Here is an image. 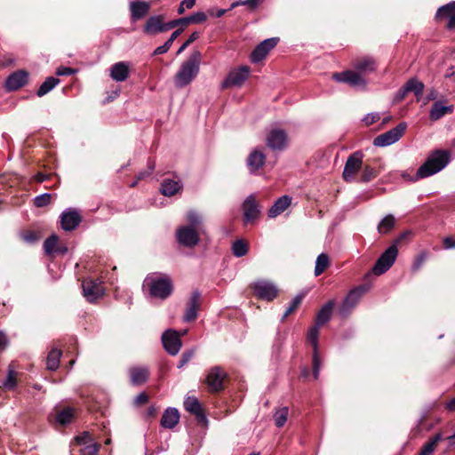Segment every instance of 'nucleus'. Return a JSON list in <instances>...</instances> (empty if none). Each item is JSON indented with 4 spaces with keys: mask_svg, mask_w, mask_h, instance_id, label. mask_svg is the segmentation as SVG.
Segmentation results:
<instances>
[{
    "mask_svg": "<svg viewBox=\"0 0 455 455\" xmlns=\"http://www.w3.org/2000/svg\"><path fill=\"white\" fill-rule=\"evenodd\" d=\"M150 4L143 1H132L130 4L131 20L137 21L143 19L150 10Z\"/></svg>",
    "mask_w": 455,
    "mask_h": 455,
    "instance_id": "obj_27",
    "label": "nucleus"
},
{
    "mask_svg": "<svg viewBox=\"0 0 455 455\" xmlns=\"http://www.w3.org/2000/svg\"><path fill=\"white\" fill-rule=\"evenodd\" d=\"M207 15L203 12H196L190 16L176 19L168 22V27L171 29L180 27L185 29L190 24H201L206 21Z\"/></svg>",
    "mask_w": 455,
    "mask_h": 455,
    "instance_id": "obj_21",
    "label": "nucleus"
},
{
    "mask_svg": "<svg viewBox=\"0 0 455 455\" xmlns=\"http://www.w3.org/2000/svg\"><path fill=\"white\" fill-rule=\"evenodd\" d=\"M319 327L320 326L315 324L314 326L309 328L307 331V341L313 347V350H318Z\"/></svg>",
    "mask_w": 455,
    "mask_h": 455,
    "instance_id": "obj_45",
    "label": "nucleus"
},
{
    "mask_svg": "<svg viewBox=\"0 0 455 455\" xmlns=\"http://www.w3.org/2000/svg\"><path fill=\"white\" fill-rule=\"evenodd\" d=\"M51 198L52 196L50 194L44 193L43 195L37 196L34 199V204L38 208L47 206L51 203Z\"/></svg>",
    "mask_w": 455,
    "mask_h": 455,
    "instance_id": "obj_54",
    "label": "nucleus"
},
{
    "mask_svg": "<svg viewBox=\"0 0 455 455\" xmlns=\"http://www.w3.org/2000/svg\"><path fill=\"white\" fill-rule=\"evenodd\" d=\"M450 161V153L447 150H435L418 169L415 178L411 180L427 178L443 170Z\"/></svg>",
    "mask_w": 455,
    "mask_h": 455,
    "instance_id": "obj_2",
    "label": "nucleus"
},
{
    "mask_svg": "<svg viewBox=\"0 0 455 455\" xmlns=\"http://www.w3.org/2000/svg\"><path fill=\"white\" fill-rule=\"evenodd\" d=\"M265 44H259L251 53V60L253 63L261 61L268 54L264 49Z\"/></svg>",
    "mask_w": 455,
    "mask_h": 455,
    "instance_id": "obj_47",
    "label": "nucleus"
},
{
    "mask_svg": "<svg viewBox=\"0 0 455 455\" xmlns=\"http://www.w3.org/2000/svg\"><path fill=\"white\" fill-rule=\"evenodd\" d=\"M59 237L57 235H52L44 243V250L45 254L52 255L58 247Z\"/></svg>",
    "mask_w": 455,
    "mask_h": 455,
    "instance_id": "obj_44",
    "label": "nucleus"
},
{
    "mask_svg": "<svg viewBox=\"0 0 455 455\" xmlns=\"http://www.w3.org/2000/svg\"><path fill=\"white\" fill-rule=\"evenodd\" d=\"M84 296L92 302L104 295L103 283L99 278H85L82 283Z\"/></svg>",
    "mask_w": 455,
    "mask_h": 455,
    "instance_id": "obj_11",
    "label": "nucleus"
},
{
    "mask_svg": "<svg viewBox=\"0 0 455 455\" xmlns=\"http://www.w3.org/2000/svg\"><path fill=\"white\" fill-rule=\"evenodd\" d=\"M288 140L287 133L282 129H273L267 136V146L273 150H283Z\"/></svg>",
    "mask_w": 455,
    "mask_h": 455,
    "instance_id": "obj_17",
    "label": "nucleus"
},
{
    "mask_svg": "<svg viewBox=\"0 0 455 455\" xmlns=\"http://www.w3.org/2000/svg\"><path fill=\"white\" fill-rule=\"evenodd\" d=\"M263 0H244V1H237L231 4L230 9H234L239 5H246L251 11H254L259 7V5L262 3Z\"/></svg>",
    "mask_w": 455,
    "mask_h": 455,
    "instance_id": "obj_52",
    "label": "nucleus"
},
{
    "mask_svg": "<svg viewBox=\"0 0 455 455\" xmlns=\"http://www.w3.org/2000/svg\"><path fill=\"white\" fill-rule=\"evenodd\" d=\"M334 305L335 304L333 300H329L327 303H325L317 312L315 319V324L321 327L329 322L331 317Z\"/></svg>",
    "mask_w": 455,
    "mask_h": 455,
    "instance_id": "obj_32",
    "label": "nucleus"
},
{
    "mask_svg": "<svg viewBox=\"0 0 455 455\" xmlns=\"http://www.w3.org/2000/svg\"><path fill=\"white\" fill-rule=\"evenodd\" d=\"M362 168L363 171L359 179V182L362 183H368L371 181L372 180L377 178L380 172L379 170L373 167L368 163H365Z\"/></svg>",
    "mask_w": 455,
    "mask_h": 455,
    "instance_id": "obj_36",
    "label": "nucleus"
},
{
    "mask_svg": "<svg viewBox=\"0 0 455 455\" xmlns=\"http://www.w3.org/2000/svg\"><path fill=\"white\" fill-rule=\"evenodd\" d=\"M196 0H183L178 8V13L183 14L186 9H191L194 7Z\"/></svg>",
    "mask_w": 455,
    "mask_h": 455,
    "instance_id": "obj_62",
    "label": "nucleus"
},
{
    "mask_svg": "<svg viewBox=\"0 0 455 455\" xmlns=\"http://www.w3.org/2000/svg\"><path fill=\"white\" fill-rule=\"evenodd\" d=\"M200 36V33L197 31L193 32L188 39L179 48L177 54H180L187 49L193 42L197 40Z\"/></svg>",
    "mask_w": 455,
    "mask_h": 455,
    "instance_id": "obj_57",
    "label": "nucleus"
},
{
    "mask_svg": "<svg viewBox=\"0 0 455 455\" xmlns=\"http://www.w3.org/2000/svg\"><path fill=\"white\" fill-rule=\"evenodd\" d=\"M395 224V219L393 215L388 214L385 216L378 225V231L380 234H387L390 232Z\"/></svg>",
    "mask_w": 455,
    "mask_h": 455,
    "instance_id": "obj_42",
    "label": "nucleus"
},
{
    "mask_svg": "<svg viewBox=\"0 0 455 455\" xmlns=\"http://www.w3.org/2000/svg\"><path fill=\"white\" fill-rule=\"evenodd\" d=\"M363 153L357 150L352 153L347 159L342 178L346 182H353L355 180L358 172L363 167Z\"/></svg>",
    "mask_w": 455,
    "mask_h": 455,
    "instance_id": "obj_4",
    "label": "nucleus"
},
{
    "mask_svg": "<svg viewBox=\"0 0 455 455\" xmlns=\"http://www.w3.org/2000/svg\"><path fill=\"white\" fill-rule=\"evenodd\" d=\"M81 215L76 210H68L60 216L61 228L65 231L74 230L81 222Z\"/></svg>",
    "mask_w": 455,
    "mask_h": 455,
    "instance_id": "obj_24",
    "label": "nucleus"
},
{
    "mask_svg": "<svg viewBox=\"0 0 455 455\" xmlns=\"http://www.w3.org/2000/svg\"><path fill=\"white\" fill-rule=\"evenodd\" d=\"M148 399H149V396L148 395V394L145 392H142L135 397L134 403L138 406H141V405L146 404L148 402Z\"/></svg>",
    "mask_w": 455,
    "mask_h": 455,
    "instance_id": "obj_63",
    "label": "nucleus"
},
{
    "mask_svg": "<svg viewBox=\"0 0 455 455\" xmlns=\"http://www.w3.org/2000/svg\"><path fill=\"white\" fill-rule=\"evenodd\" d=\"M184 408L187 411L195 415L198 424L207 423L206 415L198 399L195 396H188L184 401Z\"/></svg>",
    "mask_w": 455,
    "mask_h": 455,
    "instance_id": "obj_20",
    "label": "nucleus"
},
{
    "mask_svg": "<svg viewBox=\"0 0 455 455\" xmlns=\"http://www.w3.org/2000/svg\"><path fill=\"white\" fill-rule=\"evenodd\" d=\"M194 356V351L193 350H188L182 353L178 368H182L185 364H187Z\"/></svg>",
    "mask_w": 455,
    "mask_h": 455,
    "instance_id": "obj_60",
    "label": "nucleus"
},
{
    "mask_svg": "<svg viewBox=\"0 0 455 455\" xmlns=\"http://www.w3.org/2000/svg\"><path fill=\"white\" fill-rule=\"evenodd\" d=\"M288 408L283 407L277 411L275 414V423L277 427H282L285 424L288 417Z\"/></svg>",
    "mask_w": 455,
    "mask_h": 455,
    "instance_id": "obj_50",
    "label": "nucleus"
},
{
    "mask_svg": "<svg viewBox=\"0 0 455 455\" xmlns=\"http://www.w3.org/2000/svg\"><path fill=\"white\" fill-rule=\"evenodd\" d=\"M424 88L425 85L422 82L415 77L411 78L397 91L394 98V102L398 103L403 101L410 92H412L417 98V100L419 101Z\"/></svg>",
    "mask_w": 455,
    "mask_h": 455,
    "instance_id": "obj_8",
    "label": "nucleus"
},
{
    "mask_svg": "<svg viewBox=\"0 0 455 455\" xmlns=\"http://www.w3.org/2000/svg\"><path fill=\"white\" fill-rule=\"evenodd\" d=\"M252 296L257 299L273 301L279 294V289L267 280H259L249 285Z\"/></svg>",
    "mask_w": 455,
    "mask_h": 455,
    "instance_id": "obj_3",
    "label": "nucleus"
},
{
    "mask_svg": "<svg viewBox=\"0 0 455 455\" xmlns=\"http://www.w3.org/2000/svg\"><path fill=\"white\" fill-rule=\"evenodd\" d=\"M74 419V411L70 407H67L63 410L58 411L54 416V423L60 426H66L69 424Z\"/></svg>",
    "mask_w": 455,
    "mask_h": 455,
    "instance_id": "obj_35",
    "label": "nucleus"
},
{
    "mask_svg": "<svg viewBox=\"0 0 455 455\" xmlns=\"http://www.w3.org/2000/svg\"><path fill=\"white\" fill-rule=\"evenodd\" d=\"M380 119V115L379 113H370L367 114L362 120L363 124L368 127Z\"/></svg>",
    "mask_w": 455,
    "mask_h": 455,
    "instance_id": "obj_59",
    "label": "nucleus"
},
{
    "mask_svg": "<svg viewBox=\"0 0 455 455\" xmlns=\"http://www.w3.org/2000/svg\"><path fill=\"white\" fill-rule=\"evenodd\" d=\"M453 111H454L453 105L443 106V101L436 100L433 104V106H432V108L430 109L429 118L432 121H437V120L441 119L442 117H443L446 115L452 114Z\"/></svg>",
    "mask_w": 455,
    "mask_h": 455,
    "instance_id": "obj_29",
    "label": "nucleus"
},
{
    "mask_svg": "<svg viewBox=\"0 0 455 455\" xmlns=\"http://www.w3.org/2000/svg\"><path fill=\"white\" fill-rule=\"evenodd\" d=\"M330 267V258L326 253L318 255L315 261V275L319 276Z\"/></svg>",
    "mask_w": 455,
    "mask_h": 455,
    "instance_id": "obj_41",
    "label": "nucleus"
},
{
    "mask_svg": "<svg viewBox=\"0 0 455 455\" xmlns=\"http://www.w3.org/2000/svg\"><path fill=\"white\" fill-rule=\"evenodd\" d=\"M16 372L12 369L8 370L7 378L4 382V387L8 390H12L17 385Z\"/></svg>",
    "mask_w": 455,
    "mask_h": 455,
    "instance_id": "obj_51",
    "label": "nucleus"
},
{
    "mask_svg": "<svg viewBox=\"0 0 455 455\" xmlns=\"http://www.w3.org/2000/svg\"><path fill=\"white\" fill-rule=\"evenodd\" d=\"M201 61L202 53L199 51H194L181 64L174 76L176 87L183 88L188 85L197 76L200 71Z\"/></svg>",
    "mask_w": 455,
    "mask_h": 455,
    "instance_id": "obj_1",
    "label": "nucleus"
},
{
    "mask_svg": "<svg viewBox=\"0 0 455 455\" xmlns=\"http://www.w3.org/2000/svg\"><path fill=\"white\" fill-rule=\"evenodd\" d=\"M177 242L188 248H194L200 240V231L192 228V227L180 226L176 230Z\"/></svg>",
    "mask_w": 455,
    "mask_h": 455,
    "instance_id": "obj_9",
    "label": "nucleus"
},
{
    "mask_svg": "<svg viewBox=\"0 0 455 455\" xmlns=\"http://www.w3.org/2000/svg\"><path fill=\"white\" fill-rule=\"evenodd\" d=\"M291 203V197L289 196H283L279 197L275 204L268 210L267 215L269 218H275L282 214Z\"/></svg>",
    "mask_w": 455,
    "mask_h": 455,
    "instance_id": "obj_31",
    "label": "nucleus"
},
{
    "mask_svg": "<svg viewBox=\"0 0 455 455\" xmlns=\"http://www.w3.org/2000/svg\"><path fill=\"white\" fill-rule=\"evenodd\" d=\"M232 252L235 257H243L248 252V245L243 240H236L232 245Z\"/></svg>",
    "mask_w": 455,
    "mask_h": 455,
    "instance_id": "obj_46",
    "label": "nucleus"
},
{
    "mask_svg": "<svg viewBox=\"0 0 455 455\" xmlns=\"http://www.w3.org/2000/svg\"><path fill=\"white\" fill-rule=\"evenodd\" d=\"M278 41H279V38L272 37V38L264 40L263 42L260 43V44H265V46H263V47L268 53L272 49H274L276 46Z\"/></svg>",
    "mask_w": 455,
    "mask_h": 455,
    "instance_id": "obj_61",
    "label": "nucleus"
},
{
    "mask_svg": "<svg viewBox=\"0 0 455 455\" xmlns=\"http://www.w3.org/2000/svg\"><path fill=\"white\" fill-rule=\"evenodd\" d=\"M266 162V156L259 150H253L247 158V164L251 172L261 168Z\"/></svg>",
    "mask_w": 455,
    "mask_h": 455,
    "instance_id": "obj_34",
    "label": "nucleus"
},
{
    "mask_svg": "<svg viewBox=\"0 0 455 455\" xmlns=\"http://www.w3.org/2000/svg\"><path fill=\"white\" fill-rule=\"evenodd\" d=\"M182 184L179 180L164 179L161 184L160 192L164 196H172L182 190Z\"/></svg>",
    "mask_w": 455,
    "mask_h": 455,
    "instance_id": "obj_33",
    "label": "nucleus"
},
{
    "mask_svg": "<svg viewBox=\"0 0 455 455\" xmlns=\"http://www.w3.org/2000/svg\"><path fill=\"white\" fill-rule=\"evenodd\" d=\"M12 55L0 49V67L10 66L12 64Z\"/></svg>",
    "mask_w": 455,
    "mask_h": 455,
    "instance_id": "obj_56",
    "label": "nucleus"
},
{
    "mask_svg": "<svg viewBox=\"0 0 455 455\" xmlns=\"http://www.w3.org/2000/svg\"><path fill=\"white\" fill-rule=\"evenodd\" d=\"M28 73L26 70H17L12 73L5 80L4 87L7 92L20 89L28 84Z\"/></svg>",
    "mask_w": 455,
    "mask_h": 455,
    "instance_id": "obj_18",
    "label": "nucleus"
},
{
    "mask_svg": "<svg viewBox=\"0 0 455 455\" xmlns=\"http://www.w3.org/2000/svg\"><path fill=\"white\" fill-rule=\"evenodd\" d=\"M249 74L250 68L247 66H243L239 69L232 70L223 81L221 87L227 89L233 86H241L248 78Z\"/></svg>",
    "mask_w": 455,
    "mask_h": 455,
    "instance_id": "obj_15",
    "label": "nucleus"
},
{
    "mask_svg": "<svg viewBox=\"0 0 455 455\" xmlns=\"http://www.w3.org/2000/svg\"><path fill=\"white\" fill-rule=\"evenodd\" d=\"M427 254L425 251H422L419 255L416 256V258L413 261V264H412L413 271H418L421 267V266L424 264V262L427 259Z\"/></svg>",
    "mask_w": 455,
    "mask_h": 455,
    "instance_id": "obj_58",
    "label": "nucleus"
},
{
    "mask_svg": "<svg viewBox=\"0 0 455 455\" xmlns=\"http://www.w3.org/2000/svg\"><path fill=\"white\" fill-rule=\"evenodd\" d=\"M60 82V81L59 78L53 76L47 77L37 90L36 95L38 97L44 96L49 92H51Z\"/></svg>",
    "mask_w": 455,
    "mask_h": 455,
    "instance_id": "obj_39",
    "label": "nucleus"
},
{
    "mask_svg": "<svg viewBox=\"0 0 455 455\" xmlns=\"http://www.w3.org/2000/svg\"><path fill=\"white\" fill-rule=\"evenodd\" d=\"M303 298L304 296L303 295H297L291 301V303L290 304V306L287 307V309L285 310L283 317H282V321L283 322L290 315H291L292 313H294L298 308L300 306V304L302 303V300H303Z\"/></svg>",
    "mask_w": 455,
    "mask_h": 455,
    "instance_id": "obj_48",
    "label": "nucleus"
},
{
    "mask_svg": "<svg viewBox=\"0 0 455 455\" xmlns=\"http://www.w3.org/2000/svg\"><path fill=\"white\" fill-rule=\"evenodd\" d=\"M187 221L188 224L185 225L186 227H192V228H195L201 232L202 219L196 212L190 211L188 212Z\"/></svg>",
    "mask_w": 455,
    "mask_h": 455,
    "instance_id": "obj_43",
    "label": "nucleus"
},
{
    "mask_svg": "<svg viewBox=\"0 0 455 455\" xmlns=\"http://www.w3.org/2000/svg\"><path fill=\"white\" fill-rule=\"evenodd\" d=\"M164 20L163 15L151 16L145 23L143 32L147 35H156L170 30L168 22L164 23Z\"/></svg>",
    "mask_w": 455,
    "mask_h": 455,
    "instance_id": "obj_19",
    "label": "nucleus"
},
{
    "mask_svg": "<svg viewBox=\"0 0 455 455\" xmlns=\"http://www.w3.org/2000/svg\"><path fill=\"white\" fill-rule=\"evenodd\" d=\"M180 421V412L175 408H168L164 412L160 424L164 428L172 429Z\"/></svg>",
    "mask_w": 455,
    "mask_h": 455,
    "instance_id": "obj_30",
    "label": "nucleus"
},
{
    "mask_svg": "<svg viewBox=\"0 0 455 455\" xmlns=\"http://www.w3.org/2000/svg\"><path fill=\"white\" fill-rule=\"evenodd\" d=\"M130 75V65L125 61H119L111 66L110 76L116 82L125 81Z\"/></svg>",
    "mask_w": 455,
    "mask_h": 455,
    "instance_id": "obj_26",
    "label": "nucleus"
},
{
    "mask_svg": "<svg viewBox=\"0 0 455 455\" xmlns=\"http://www.w3.org/2000/svg\"><path fill=\"white\" fill-rule=\"evenodd\" d=\"M201 307V292L194 290L189 299L186 304V309L183 315V321L187 323L194 322L198 316V310Z\"/></svg>",
    "mask_w": 455,
    "mask_h": 455,
    "instance_id": "obj_14",
    "label": "nucleus"
},
{
    "mask_svg": "<svg viewBox=\"0 0 455 455\" xmlns=\"http://www.w3.org/2000/svg\"><path fill=\"white\" fill-rule=\"evenodd\" d=\"M398 255L396 244H391L377 259L372 267V273L380 275L386 273L395 263Z\"/></svg>",
    "mask_w": 455,
    "mask_h": 455,
    "instance_id": "obj_5",
    "label": "nucleus"
},
{
    "mask_svg": "<svg viewBox=\"0 0 455 455\" xmlns=\"http://www.w3.org/2000/svg\"><path fill=\"white\" fill-rule=\"evenodd\" d=\"M162 342L164 349L172 355H177L182 345L179 332L172 330L163 333Z\"/></svg>",
    "mask_w": 455,
    "mask_h": 455,
    "instance_id": "obj_16",
    "label": "nucleus"
},
{
    "mask_svg": "<svg viewBox=\"0 0 455 455\" xmlns=\"http://www.w3.org/2000/svg\"><path fill=\"white\" fill-rule=\"evenodd\" d=\"M62 352L60 349L52 348L46 358V368L49 371H56L60 366V361Z\"/></svg>",
    "mask_w": 455,
    "mask_h": 455,
    "instance_id": "obj_38",
    "label": "nucleus"
},
{
    "mask_svg": "<svg viewBox=\"0 0 455 455\" xmlns=\"http://www.w3.org/2000/svg\"><path fill=\"white\" fill-rule=\"evenodd\" d=\"M435 19L440 20L447 19L446 28L449 30H455V2L449 3L437 10Z\"/></svg>",
    "mask_w": 455,
    "mask_h": 455,
    "instance_id": "obj_23",
    "label": "nucleus"
},
{
    "mask_svg": "<svg viewBox=\"0 0 455 455\" xmlns=\"http://www.w3.org/2000/svg\"><path fill=\"white\" fill-rule=\"evenodd\" d=\"M407 129L405 122L399 123L395 128L377 136L373 140L376 147H386L398 141Z\"/></svg>",
    "mask_w": 455,
    "mask_h": 455,
    "instance_id": "obj_7",
    "label": "nucleus"
},
{
    "mask_svg": "<svg viewBox=\"0 0 455 455\" xmlns=\"http://www.w3.org/2000/svg\"><path fill=\"white\" fill-rule=\"evenodd\" d=\"M331 78L338 83L347 84L352 87H365L366 80L358 73L352 70L334 72Z\"/></svg>",
    "mask_w": 455,
    "mask_h": 455,
    "instance_id": "obj_13",
    "label": "nucleus"
},
{
    "mask_svg": "<svg viewBox=\"0 0 455 455\" xmlns=\"http://www.w3.org/2000/svg\"><path fill=\"white\" fill-rule=\"evenodd\" d=\"M148 286L150 295L162 299H165L171 296L173 291L172 280L167 275L152 279Z\"/></svg>",
    "mask_w": 455,
    "mask_h": 455,
    "instance_id": "obj_6",
    "label": "nucleus"
},
{
    "mask_svg": "<svg viewBox=\"0 0 455 455\" xmlns=\"http://www.w3.org/2000/svg\"><path fill=\"white\" fill-rule=\"evenodd\" d=\"M441 440H443L442 434L437 433L423 444L419 455H432Z\"/></svg>",
    "mask_w": 455,
    "mask_h": 455,
    "instance_id": "obj_37",
    "label": "nucleus"
},
{
    "mask_svg": "<svg viewBox=\"0 0 455 455\" xmlns=\"http://www.w3.org/2000/svg\"><path fill=\"white\" fill-rule=\"evenodd\" d=\"M227 378V374L221 370V368L216 366L210 370L206 376L205 383L208 386V389L211 393H220L224 389V379Z\"/></svg>",
    "mask_w": 455,
    "mask_h": 455,
    "instance_id": "obj_12",
    "label": "nucleus"
},
{
    "mask_svg": "<svg viewBox=\"0 0 455 455\" xmlns=\"http://www.w3.org/2000/svg\"><path fill=\"white\" fill-rule=\"evenodd\" d=\"M321 360L318 355V350H313L312 356V366H313V376L315 379H317L320 371Z\"/></svg>",
    "mask_w": 455,
    "mask_h": 455,
    "instance_id": "obj_53",
    "label": "nucleus"
},
{
    "mask_svg": "<svg viewBox=\"0 0 455 455\" xmlns=\"http://www.w3.org/2000/svg\"><path fill=\"white\" fill-rule=\"evenodd\" d=\"M155 167H156L155 160L149 158L148 162V170L139 172V174L137 175L138 180H142L145 178L150 176L152 172L154 171Z\"/></svg>",
    "mask_w": 455,
    "mask_h": 455,
    "instance_id": "obj_55",
    "label": "nucleus"
},
{
    "mask_svg": "<svg viewBox=\"0 0 455 455\" xmlns=\"http://www.w3.org/2000/svg\"><path fill=\"white\" fill-rule=\"evenodd\" d=\"M100 446V443H91L78 448L76 452H78L79 455H98Z\"/></svg>",
    "mask_w": 455,
    "mask_h": 455,
    "instance_id": "obj_49",
    "label": "nucleus"
},
{
    "mask_svg": "<svg viewBox=\"0 0 455 455\" xmlns=\"http://www.w3.org/2000/svg\"><path fill=\"white\" fill-rule=\"evenodd\" d=\"M243 222L245 224L254 221L260 213L258 203L253 195L249 196L243 203Z\"/></svg>",
    "mask_w": 455,
    "mask_h": 455,
    "instance_id": "obj_22",
    "label": "nucleus"
},
{
    "mask_svg": "<svg viewBox=\"0 0 455 455\" xmlns=\"http://www.w3.org/2000/svg\"><path fill=\"white\" fill-rule=\"evenodd\" d=\"M131 384L133 386H141L145 384L149 378V370L145 366H134L129 369Z\"/></svg>",
    "mask_w": 455,
    "mask_h": 455,
    "instance_id": "obj_25",
    "label": "nucleus"
},
{
    "mask_svg": "<svg viewBox=\"0 0 455 455\" xmlns=\"http://www.w3.org/2000/svg\"><path fill=\"white\" fill-rule=\"evenodd\" d=\"M85 403L88 411L91 412H98L100 410V405L99 403L94 402L92 399H88Z\"/></svg>",
    "mask_w": 455,
    "mask_h": 455,
    "instance_id": "obj_64",
    "label": "nucleus"
},
{
    "mask_svg": "<svg viewBox=\"0 0 455 455\" xmlns=\"http://www.w3.org/2000/svg\"><path fill=\"white\" fill-rule=\"evenodd\" d=\"M367 284L359 285L352 289L346 296L340 308V314L344 316L347 315L350 311L356 306L361 297L369 291Z\"/></svg>",
    "mask_w": 455,
    "mask_h": 455,
    "instance_id": "obj_10",
    "label": "nucleus"
},
{
    "mask_svg": "<svg viewBox=\"0 0 455 455\" xmlns=\"http://www.w3.org/2000/svg\"><path fill=\"white\" fill-rule=\"evenodd\" d=\"M353 66H354L355 71L356 73H358L359 75H361L362 76H363V75H366V74L374 72L376 69V67H377L376 61L372 58H370V57H364V58L356 60L354 62Z\"/></svg>",
    "mask_w": 455,
    "mask_h": 455,
    "instance_id": "obj_28",
    "label": "nucleus"
},
{
    "mask_svg": "<svg viewBox=\"0 0 455 455\" xmlns=\"http://www.w3.org/2000/svg\"><path fill=\"white\" fill-rule=\"evenodd\" d=\"M21 239L28 243H35L42 238V233L36 229H23L20 234Z\"/></svg>",
    "mask_w": 455,
    "mask_h": 455,
    "instance_id": "obj_40",
    "label": "nucleus"
}]
</instances>
